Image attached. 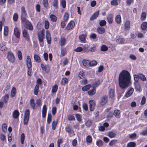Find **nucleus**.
I'll use <instances>...</instances> for the list:
<instances>
[{"label":"nucleus","instance_id":"obj_1","mask_svg":"<svg viewBox=\"0 0 147 147\" xmlns=\"http://www.w3.org/2000/svg\"><path fill=\"white\" fill-rule=\"evenodd\" d=\"M131 78L130 73L127 71L123 70L120 74L118 79L120 88L122 89L127 88L130 82Z\"/></svg>","mask_w":147,"mask_h":147},{"label":"nucleus","instance_id":"obj_2","mask_svg":"<svg viewBox=\"0 0 147 147\" xmlns=\"http://www.w3.org/2000/svg\"><path fill=\"white\" fill-rule=\"evenodd\" d=\"M21 10V20L22 22H25L26 19L27 13L24 7H22Z\"/></svg>","mask_w":147,"mask_h":147},{"label":"nucleus","instance_id":"obj_3","mask_svg":"<svg viewBox=\"0 0 147 147\" xmlns=\"http://www.w3.org/2000/svg\"><path fill=\"white\" fill-rule=\"evenodd\" d=\"M30 116V111L29 110H27L25 112L24 119V123L25 125L27 124L28 122Z\"/></svg>","mask_w":147,"mask_h":147},{"label":"nucleus","instance_id":"obj_4","mask_svg":"<svg viewBox=\"0 0 147 147\" xmlns=\"http://www.w3.org/2000/svg\"><path fill=\"white\" fill-rule=\"evenodd\" d=\"M7 58L8 60L10 62L13 63L15 60V57L13 54L11 52H8L7 53Z\"/></svg>","mask_w":147,"mask_h":147},{"label":"nucleus","instance_id":"obj_5","mask_svg":"<svg viewBox=\"0 0 147 147\" xmlns=\"http://www.w3.org/2000/svg\"><path fill=\"white\" fill-rule=\"evenodd\" d=\"M25 22L24 26L28 30H32L33 29V26L30 22L26 19V21L23 22Z\"/></svg>","mask_w":147,"mask_h":147},{"label":"nucleus","instance_id":"obj_6","mask_svg":"<svg viewBox=\"0 0 147 147\" xmlns=\"http://www.w3.org/2000/svg\"><path fill=\"white\" fill-rule=\"evenodd\" d=\"M45 34L42 32H40L38 33V39L40 43H42L43 41V39Z\"/></svg>","mask_w":147,"mask_h":147},{"label":"nucleus","instance_id":"obj_7","mask_svg":"<svg viewBox=\"0 0 147 147\" xmlns=\"http://www.w3.org/2000/svg\"><path fill=\"white\" fill-rule=\"evenodd\" d=\"M90 109L91 111H93L94 110L95 107V102L93 100H90L89 101Z\"/></svg>","mask_w":147,"mask_h":147},{"label":"nucleus","instance_id":"obj_8","mask_svg":"<svg viewBox=\"0 0 147 147\" xmlns=\"http://www.w3.org/2000/svg\"><path fill=\"white\" fill-rule=\"evenodd\" d=\"M75 25V22L73 21H71L67 24L66 28L67 30H70L74 28Z\"/></svg>","mask_w":147,"mask_h":147},{"label":"nucleus","instance_id":"obj_9","mask_svg":"<svg viewBox=\"0 0 147 147\" xmlns=\"http://www.w3.org/2000/svg\"><path fill=\"white\" fill-rule=\"evenodd\" d=\"M113 15L112 14H109L107 15V20L109 24H111L113 23Z\"/></svg>","mask_w":147,"mask_h":147},{"label":"nucleus","instance_id":"obj_10","mask_svg":"<svg viewBox=\"0 0 147 147\" xmlns=\"http://www.w3.org/2000/svg\"><path fill=\"white\" fill-rule=\"evenodd\" d=\"M107 97L106 96H103L101 98L100 104L103 106L107 102Z\"/></svg>","mask_w":147,"mask_h":147},{"label":"nucleus","instance_id":"obj_11","mask_svg":"<svg viewBox=\"0 0 147 147\" xmlns=\"http://www.w3.org/2000/svg\"><path fill=\"white\" fill-rule=\"evenodd\" d=\"M26 64L28 68H31L32 67L31 59L30 56L28 55L27 56Z\"/></svg>","mask_w":147,"mask_h":147},{"label":"nucleus","instance_id":"obj_12","mask_svg":"<svg viewBox=\"0 0 147 147\" xmlns=\"http://www.w3.org/2000/svg\"><path fill=\"white\" fill-rule=\"evenodd\" d=\"M46 36L47 43L49 44H50L51 42V35L48 31H46Z\"/></svg>","mask_w":147,"mask_h":147},{"label":"nucleus","instance_id":"obj_13","mask_svg":"<svg viewBox=\"0 0 147 147\" xmlns=\"http://www.w3.org/2000/svg\"><path fill=\"white\" fill-rule=\"evenodd\" d=\"M135 88L137 91L140 92L141 91L140 85L139 82H136L134 83Z\"/></svg>","mask_w":147,"mask_h":147},{"label":"nucleus","instance_id":"obj_14","mask_svg":"<svg viewBox=\"0 0 147 147\" xmlns=\"http://www.w3.org/2000/svg\"><path fill=\"white\" fill-rule=\"evenodd\" d=\"M22 33L24 37L25 38L28 40H29V34L26 30H23Z\"/></svg>","mask_w":147,"mask_h":147},{"label":"nucleus","instance_id":"obj_15","mask_svg":"<svg viewBox=\"0 0 147 147\" xmlns=\"http://www.w3.org/2000/svg\"><path fill=\"white\" fill-rule=\"evenodd\" d=\"M14 34L17 38H20V32L19 31L18 28H14Z\"/></svg>","mask_w":147,"mask_h":147},{"label":"nucleus","instance_id":"obj_16","mask_svg":"<svg viewBox=\"0 0 147 147\" xmlns=\"http://www.w3.org/2000/svg\"><path fill=\"white\" fill-rule=\"evenodd\" d=\"M30 105L32 108L33 109H36V104L34 100L33 99H31L30 100Z\"/></svg>","mask_w":147,"mask_h":147},{"label":"nucleus","instance_id":"obj_17","mask_svg":"<svg viewBox=\"0 0 147 147\" xmlns=\"http://www.w3.org/2000/svg\"><path fill=\"white\" fill-rule=\"evenodd\" d=\"M99 13V11H98L96 12L91 16L90 18V20H93L95 19L98 16Z\"/></svg>","mask_w":147,"mask_h":147},{"label":"nucleus","instance_id":"obj_18","mask_svg":"<svg viewBox=\"0 0 147 147\" xmlns=\"http://www.w3.org/2000/svg\"><path fill=\"white\" fill-rule=\"evenodd\" d=\"M19 114L20 113L17 110L14 111L12 113L13 117L15 119H17L19 117Z\"/></svg>","mask_w":147,"mask_h":147},{"label":"nucleus","instance_id":"obj_19","mask_svg":"<svg viewBox=\"0 0 147 147\" xmlns=\"http://www.w3.org/2000/svg\"><path fill=\"white\" fill-rule=\"evenodd\" d=\"M115 21L118 24H120L121 22V18L120 15H118L115 18Z\"/></svg>","mask_w":147,"mask_h":147},{"label":"nucleus","instance_id":"obj_20","mask_svg":"<svg viewBox=\"0 0 147 147\" xmlns=\"http://www.w3.org/2000/svg\"><path fill=\"white\" fill-rule=\"evenodd\" d=\"M134 91V89L133 88H130L126 93L125 96L128 97L130 96L133 93Z\"/></svg>","mask_w":147,"mask_h":147},{"label":"nucleus","instance_id":"obj_21","mask_svg":"<svg viewBox=\"0 0 147 147\" xmlns=\"http://www.w3.org/2000/svg\"><path fill=\"white\" fill-rule=\"evenodd\" d=\"M130 26V23L129 21H127L125 24V29L127 30H129Z\"/></svg>","mask_w":147,"mask_h":147},{"label":"nucleus","instance_id":"obj_22","mask_svg":"<svg viewBox=\"0 0 147 147\" xmlns=\"http://www.w3.org/2000/svg\"><path fill=\"white\" fill-rule=\"evenodd\" d=\"M100 84V82L99 80H98L93 84L92 85V87L93 88H96L99 86Z\"/></svg>","mask_w":147,"mask_h":147},{"label":"nucleus","instance_id":"obj_23","mask_svg":"<svg viewBox=\"0 0 147 147\" xmlns=\"http://www.w3.org/2000/svg\"><path fill=\"white\" fill-rule=\"evenodd\" d=\"M96 91V89L93 88L92 89L88 91V93L89 95L90 96H92L95 94Z\"/></svg>","mask_w":147,"mask_h":147},{"label":"nucleus","instance_id":"obj_24","mask_svg":"<svg viewBox=\"0 0 147 147\" xmlns=\"http://www.w3.org/2000/svg\"><path fill=\"white\" fill-rule=\"evenodd\" d=\"M66 49L65 48H64L63 47L61 48V55H60L61 56H64L65 54L66 53Z\"/></svg>","mask_w":147,"mask_h":147},{"label":"nucleus","instance_id":"obj_25","mask_svg":"<svg viewBox=\"0 0 147 147\" xmlns=\"http://www.w3.org/2000/svg\"><path fill=\"white\" fill-rule=\"evenodd\" d=\"M120 111L118 110H115L113 113V115L117 118L120 117Z\"/></svg>","mask_w":147,"mask_h":147},{"label":"nucleus","instance_id":"obj_26","mask_svg":"<svg viewBox=\"0 0 147 147\" xmlns=\"http://www.w3.org/2000/svg\"><path fill=\"white\" fill-rule=\"evenodd\" d=\"M97 31L98 33L101 34L105 33V30L103 28L98 27L97 28Z\"/></svg>","mask_w":147,"mask_h":147},{"label":"nucleus","instance_id":"obj_27","mask_svg":"<svg viewBox=\"0 0 147 147\" xmlns=\"http://www.w3.org/2000/svg\"><path fill=\"white\" fill-rule=\"evenodd\" d=\"M91 86H92L90 84L86 85L82 88V90L84 91H87L91 87Z\"/></svg>","mask_w":147,"mask_h":147},{"label":"nucleus","instance_id":"obj_28","mask_svg":"<svg viewBox=\"0 0 147 147\" xmlns=\"http://www.w3.org/2000/svg\"><path fill=\"white\" fill-rule=\"evenodd\" d=\"M65 39L64 38H61L59 42V45L61 46H63L65 45Z\"/></svg>","mask_w":147,"mask_h":147},{"label":"nucleus","instance_id":"obj_29","mask_svg":"<svg viewBox=\"0 0 147 147\" xmlns=\"http://www.w3.org/2000/svg\"><path fill=\"white\" fill-rule=\"evenodd\" d=\"M34 59L38 63H40V58L38 55L36 54H35L34 55Z\"/></svg>","mask_w":147,"mask_h":147},{"label":"nucleus","instance_id":"obj_30","mask_svg":"<svg viewBox=\"0 0 147 147\" xmlns=\"http://www.w3.org/2000/svg\"><path fill=\"white\" fill-rule=\"evenodd\" d=\"M109 95L110 98H113L114 96V90L112 88L110 89L109 91Z\"/></svg>","mask_w":147,"mask_h":147},{"label":"nucleus","instance_id":"obj_31","mask_svg":"<svg viewBox=\"0 0 147 147\" xmlns=\"http://www.w3.org/2000/svg\"><path fill=\"white\" fill-rule=\"evenodd\" d=\"M16 89L15 87H13L11 90V97H13L16 95Z\"/></svg>","mask_w":147,"mask_h":147},{"label":"nucleus","instance_id":"obj_32","mask_svg":"<svg viewBox=\"0 0 147 147\" xmlns=\"http://www.w3.org/2000/svg\"><path fill=\"white\" fill-rule=\"evenodd\" d=\"M108 136L110 138H112L115 137L116 134L113 131H110L108 133Z\"/></svg>","mask_w":147,"mask_h":147},{"label":"nucleus","instance_id":"obj_33","mask_svg":"<svg viewBox=\"0 0 147 147\" xmlns=\"http://www.w3.org/2000/svg\"><path fill=\"white\" fill-rule=\"evenodd\" d=\"M117 42L119 44H124L125 40L123 38H120L116 40Z\"/></svg>","mask_w":147,"mask_h":147},{"label":"nucleus","instance_id":"obj_34","mask_svg":"<svg viewBox=\"0 0 147 147\" xmlns=\"http://www.w3.org/2000/svg\"><path fill=\"white\" fill-rule=\"evenodd\" d=\"M7 49L5 45L4 44H0V50L2 51H5Z\"/></svg>","mask_w":147,"mask_h":147},{"label":"nucleus","instance_id":"obj_35","mask_svg":"<svg viewBox=\"0 0 147 147\" xmlns=\"http://www.w3.org/2000/svg\"><path fill=\"white\" fill-rule=\"evenodd\" d=\"M69 17V15L67 13H65L63 16V21L64 22H67Z\"/></svg>","mask_w":147,"mask_h":147},{"label":"nucleus","instance_id":"obj_36","mask_svg":"<svg viewBox=\"0 0 147 147\" xmlns=\"http://www.w3.org/2000/svg\"><path fill=\"white\" fill-rule=\"evenodd\" d=\"M39 86L38 84L36 85L34 89V94L35 95H37L38 94Z\"/></svg>","mask_w":147,"mask_h":147},{"label":"nucleus","instance_id":"obj_37","mask_svg":"<svg viewBox=\"0 0 147 147\" xmlns=\"http://www.w3.org/2000/svg\"><path fill=\"white\" fill-rule=\"evenodd\" d=\"M86 35L85 34L81 35L79 36L80 40L82 41H84L85 40Z\"/></svg>","mask_w":147,"mask_h":147},{"label":"nucleus","instance_id":"obj_38","mask_svg":"<svg viewBox=\"0 0 147 147\" xmlns=\"http://www.w3.org/2000/svg\"><path fill=\"white\" fill-rule=\"evenodd\" d=\"M141 27L142 30H146L147 28V22H145L142 23Z\"/></svg>","mask_w":147,"mask_h":147},{"label":"nucleus","instance_id":"obj_39","mask_svg":"<svg viewBox=\"0 0 147 147\" xmlns=\"http://www.w3.org/2000/svg\"><path fill=\"white\" fill-rule=\"evenodd\" d=\"M136 144L133 142H131L127 144V147H135Z\"/></svg>","mask_w":147,"mask_h":147},{"label":"nucleus","instance_id":"obj_40","mask_svg":"<svg viewBox=\"0 0 147 147\" xmlns=\"http://www.w3.org/2000/svg\"><path fill=\"white\" fill-rule=\"evenodd\" d=\"M8 28L7 26L4 27V34L5 36H7L8 34Z\"/></svg>","mask_w":147,"mask_h":147},{"label":"nucleus","instance_id":"obj_41","mask_svg":"<svg viewBox=\"0 0 147 147\" xmlns=\"http://www.w3.org/2000/svg\"><path fill=\"white\" fill-rule=\"evenodd\" d=\"M101 50L103 51H105L108 49V47L105 45H102L100 48Z\"/></svg>","mask_w":147,"mask_h":147},{"label":"nucleus","instance_id":"obj_42","mask_svg":"<svg viewBox=\"0 0 147 147\" xmlns=\"http://www.w3.org/2000/svg\"><path fill=\"white\" fill-rule=\"evenodd\" d=\"M139 77L142 80L145 81L146 80V78L145 76L141 74H139Z\"/></svg>","mask_w":147,"mask_h":147},{"label":"nucleus","instance_id":"obj_43","mask_svg":"<svg viewBox=\"0 0 147 147\" xmlns=\"http://www.w3.org/2000/svg\"><path fill=\"white\" fill-rule=\"evenodd\" d=\"M50 18L51 20L53 22H56L57 20L56 17L53 14H51L50 15Z\"/></svg>","mask_w":147,"mask_h":147},{"label":"nucleus","instance_id":"obj_44","mask_svg":"<svg viewBox=\"0 0 147 147\" xmlns=\"http://www.w3.org/2000/svg\"><path fill=\"white\" fill-rule=\"evenodd\" d=\"M96 144L98 147H101L103 145V142L102 140H100L97 141Z\"/></svg>","mask_w":147,"mask_h":147},{"label":"nucleus","instance_id":"obj_45","mask_svg":"<svg viewBox=\"0 0 147 147\" xmlns=\"http://www.w3.org/2000/svg\"><path fill=\"white\" fill-rule=\"evenodd\" d=\"M58 89V86L57 85H54L52 87V92L53 93H55L57 92Z\"/></svg>","mask_w":147,"mask_h":147},{"label":"nucleus","instance_id":"obj_46","mask_svg":"<svg viewBox=\"0 0 147 147\" xmlns=\"http://www.w3.org/2000/svg\"><path fill=\"white\" fill-rule=\"evenodd\" d=\"M68 82V80L66 78H63L62 79L61 83L62 85H64L67 83Z\"/></svg>","mask_w":147,"mask_h":147},{"label":"nucleus","instance_id":"obj_47","mask_svg":"<svg viewBox=\"0 0 147 147\" xmlns=\"http://www.w3.org/2000/svg\"><path fill=\"white\" fill-rule=\"evenodd\" d=\"M75 101L74 100L72 101L71 104L73 105V109L74 110H77L78 108V106L76 105H74L75 104Z\"/></svg>","mask_w":147,"mask_h":147},{"label":"nucleus","instance_id":"obj_48","mask_svg":"<svg viewBox=\"0 0 147 147\" xmlns=\"http://www.w3.org/2000/svg\"><path fill=\"white\" fill-rule=\"evenodd\" d=\"M146 14L145 13L142 12L141 16V20L143 21L146 18Z\"/></svg>","mask_w":147,"mask_h":147},{"label":"nucleus","instance_id":"obj_49","mask_svg":"<svg viewBox=\"0 0 147 147\" xmlns=\"http://www.w3.org/2000/svg\"><path fill=\"white\" fill-rule=\"evenodd\" d=\"M2 130L3 132H5L7 131V126L5 123H4L2 125Z\"/></svg>","mask_w":147,"mask_h":147},{"label":"nucleus","instance_id":"obj_50","mask_svg":"<svg viewBox=\"0 0 147 147\" xmlns=\"http://www.w3.org/2000/svg\"><path fill=\"white\" fill-rule=\"evenodd\" d=\"M89 62L88 60H83L82 61V63L83 65L85 66H86L89 65Z\"/></svg>","mask_w":147,"mask_h":147},{"label":"nucleus","instance_id":"obj_51","mask_svg":"<svg viewBox=\"0 0 147 147\" xmlns=\"http://www.w3.org/2000/svg\"><path fill=\"white\" fill-rule=\"evenodd\" d=\"M52 115L51 114H49L48 116L47 122L48 124L50 123L51 121Z\"/></svg>","mask_w":147,"mask_h":147},{"label":"nucleus","instance_id":"obj_52","mask_svg":"<svg viewBox=\"0 0 147 147\" xmlns=\"http://www.w3.org/2000/svg\"><path fill=\"white\" fill-rule=\"evenodd\" d=\"M97 62L95 61H92L89 63V65L91 66H94L96 65Z\"/></svg>","mask_w":147,"mask_h":147},{"label":"nucleus","instance_id":"obj_53","mask_svg":"<svg viewBox=\"0 0 147 147\" xmlns=\"http://www.w3.org/2000/svg\"><path fill=\"white\" fill-rule=\"evenodd\" d=\"M25 139V135L24 133H22L21 136V142L22 144H23Z\"/></svg>","mask_w":147,"mask_h":147},{"label":"nucleus","instance_id":"obj_54","mask_svg":"<svg viewBox=\"0 0 147 147\" xmlns=\"http://www.w3.org/2000/svg\"><path fill=\"white\" fill-rule=\"evenodd\" d=\"M18 19V16L17 13H15L13 16V19L15 22H16L17 21Z\"/></svg>","mask_w":147,"mask_h":147},{"label":"nucleus","instance_id":"obj_55","mask_svg":"<svg viewBox=\"0 0 147 147\" xmlns=\"http://www.w3.org/2000/svg\"><path fill=\"white\" fill-rule=\"evenodd\" d=\"M86 140L88 142L91 143L92 142V138L90 136H88L86 138Z\"/></svg>","mask_w":147,"mask_h":147},{"label":"nucleus","instance_id":"obj_56","mask_svg":"<svg viewBox=\"0 0 147 147\" xmlns=\"http://www.w3.org/2000/svg\"><path fill=\"white\" fill-rule=\"evenodd\" d=\"M99 25L100 26H105L106 24V22L105 20H102L99 22Z\"/></svg>","mask_w":147,"mask_h":147},{"label":"nucleus","instance_id":"obj_57","mask_svg":"<svg viewBox=\"0 0 147 147\" xmlns=\"http://www.w3.org/2000/svg\"><path fill=\"white\" fill-rule=\"evenodd\" d=\"M67 119L69 121H73L75 119L74 117L72 115H69L67 117Z\"/></svg>","mask_w":147,"mask_h":147},{"label":"nucleus","instance_id":"obj_58","mask_svg":"<svg viewBox=\"0 0 147 147\" xmlns=\"http://www.w3.org/2000/svg\"><path fill=\"white\" fill-rule=\"evenodd\" d=\"M139 74L137 75H134V80L135 81V82H138L139 78Z\"/></svg>","mask_w":147,"mask_h":147},{"label":"nucleus","instance_id":"obj_59","mask_svg":"<svg viewBox=\"0 0 147 147\" xmlns=\"http://www.w3.org/2000/svg\"><path fill=\"white\" fill-rule=\"evenodd\" d=\"M111 4L113 5H117L118 4L117 0H113L111 2Z\"/></svg>","mask_w":147,"mask_h":147},{"label":"nucleus","instance_id":"obj_60","mask_svg":"<svg viewBox=\"0 0 147 147\" xmlns=\"http://www.w3.org/2000/svg\"><path fill=\"white\" fill-rule=\"evenodd\" d=\"M53 6L56 8H57L58 6V1L57 0H54L53 2Z\"/></svg>","mask_w":147,"mask_h":147},{"label":"nucleus","instance_id":"obj_61","mask_svg":"<svg viewBox=\"0 0 147 147\" xmlns=\"http://www.w3.org/2000/svg\"><path fill=\"white\" fill-rule=\"evenodd\" d=\"M18 57L19 59L21 60L22 59V53L20 51H18Z\"/></svg>","mask_w":147,"mask_h":147},{"label":"nucleus","instance_id":"obj_62","mask_svg":"<svg viewBox=\"0 0 147 147\" xmlns=\"http://www.w3.org/2000/svg\"><path fill=\"white\" fill-rule=\"evenodd\" d=\"M57 124V122L53 121L52 123V129L55 130Z\"/></svg>","mask_w":147,"mask_h":147},{"label":"nucleus","instance_id":"obj_63","mask_svg":"<svg viewBox=\"0 0 147 147\" xmlns=\"http://www.w3.org/2000/svg\"><path fill=\"white\" fill-rule=\"evenodd\" d=\"M117 140H113L111 141V142L109 143V146H112L113 145L115 144L117 142Z\"/></svg>","mask_w":147,"mask_h":147},{"label":"nucleus","instance_id":"obj_64","mask_svg":"<svg viewBox=\"0 0 147 147\" xmlns=\"http://www.w3.org/2000/svg\"><path fill=\"white\" fill-rule=\"evenodd\" d=\"M84 72L83 71H81L79 74V78L81 79L84 76Z\"/></svg>","mask_w":147,"mask_h":147}]
</instances>
